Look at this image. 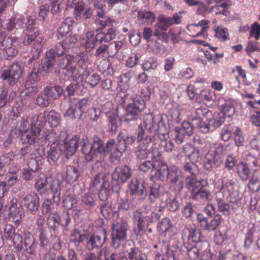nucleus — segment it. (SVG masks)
<instances>
[{
  "instance_id": "f704fd0d",
  "label": "nucleus",
  "mask_w": 260,
  "mask_h": 260,
  "mask_svg": "<svg viewBox=\"0 0 260 260\" xmlns=\"http://www.w3.org/2000/svg\"><path fill=\"white\" fill-rule=\"evenodd\" d=\"M61 182L56 178H54L51 182H49V189L52 193L53 203L58 205L60 201Z\"/></svg>"
},
{
  "instance_id": "e2e57ef3",
  "label": "nucleus",
  "mask_w": 260,
  "mask_h": 260,
  "mask_svg": "<svg viewBox=\"0 0 260 260\" xmlns=\"http://www.w3.org/2000/svg\"><path fill=\"white\" fill-rule=\"evenodd\" d=\"M71 240L75 243H80L86 240L87 235L83 231L75 229L70 237Z\"/></svg>"
},
{
  "instance_id": "cd10ccee",
  "label": "nucleus",
  "mask_w": 260,
  "mask_h": 260,
  "mask_svg": "<svg viewBox=\"0 0 260 260\" xmlns=\"http://www.w3.org/2000/svg\"><path fill=\"white\" fill-rule=\"evenodd\" d=\"M74 20L71 17L66 18L64 21L61 23L60 26L57 30L56 36L58 40H64L65 37H67L71 32L72 27V24Z\"/></svg>"
},
{
  "instance_id": "052dcab7",
  "label": "nucleus",
  "mask_w": 260,
  "mask_h": 260,
  "mask_svg": "<svg viewBox=\"0 0 260 260\" xmlns=\"http://www.w3.org/2000/svg\"><path fill=\"white\" fill-rule=\"evenodd\" d=\"M45 93V89L44 88L43 91L38 95L36 99L37 104L42 107H48L51 102L48 94Z\"/></svg>"
},
{
  "instance_id": "2f4dec72",
  "label": "nucleus",
  "mask_w": 260,
  "mask_h": 260,
  "mask_svg": "<svg viewBox=\"0 0 260 260\" xmlns=\"http://www.w3.org/2000/svg\"><path fill=\"white\" fill-rule=\"evenodd\" d=\"M182 152L188 157L191 161L199 162L202 159V154L199 150L187 144L182 147Z\"/></svg>"
},
{
  "instance_id": "7ed1b4c3",
  "label": "nucleus",
  "mask_w": 260,
  "mask_h": 260,
  "mask_svg": "<svg viewBox=\"0 0 260 260\" xmlns=\"http://www.w3.org/2000/svg\"><path fill=\"white\" fill-rule=\"evenodd\" d=\"M161 214L162 209L160 207L156 208L150 213L147 209H138L134 213V222L137 226L139 231H143L150 224L158 220Z\"/></svg>"
},
{
  "instance_id": "dca6fc26",
  "label": "nucleus",
  "mask_w": 260,
  "mask_h": 260,
  "mask_svg": "<svg viewBox=\"0 0 260 260\" xmlns=\"http://www.w3.org/2000/svg\"><path fill=\"white\" fill-rule=\"evenodd\" d=\"M84 260H127L125 256H120L118 253H111L108 248L104 247L96 255L95 253L90 252L84 256Z\"/></svg>"
},
{
  "instance_id": "423d86ee",
  "label": "nucleus",
  "mask_w": 260,
  "mask_h": 260,
  "mask_svg": "<svg viewBox=\"0 0 260 260\" xmlns=\"http://www.w3.org/2000/svg\"><path fill=\"white\" fill-rule=\"evenodd\" d=\"M223 146L218 143H213L209 145L208 152L205 154L204 159V167L210 170L213 164L219 167L223 162L222 153Z\"/></svg>"
},
{
  "instance_id": "412c9836",
  "label": "nucleus",
  "mask_w": 260,
  "mask_h": 260,
  "mask_svg": "<svg viewBox=\"0 0 260 260\" xmlns=\"http://www.w3.org/2000/svg\"><path fill=\"white\" fill-rule=\"evenodd\" d=\"M130 195L136 198L138 197L139 201H144L147 196V191L145 187L143 185H140L138 180L136 178H133L128 185Z\"/></svg>"
},
{
  "instance_id": "c03bdc74",
  "label": "nucleus",
  "mask_w": 260,
  "mask_h": 260,
  "mask_svg": "<svg viewBox=\"0 0 260 260\" xmlns=\"http://www.w3.org/2000/svg\"><path fill=\"white\" fill-rule=\"evenodd\" d=\"M230 5V2L225 1L220 4L212 7L211 11L214 12L216 15L221 14L227 16L229 14V11L227 8Z\"/></svg>"
},
{
  "instance_id": "aec40b11",
  "label": "nucleus",
  "mask_w": 260,
  "mask_h": 260,
  "mask_svg": "<svg viewBox=\"0 0 260 260\" xmlns=\"http://www.w3.org/2000/svg\"><path fill=\"white\" fill-rule=\"evenodd\" d=\"M19 44L16 38H8L0 42V50H3L8 56L13 57L17 53Z\"/></svg>"
},
{
  "instance_id": "f03ea898",
  "label": "nucleus",
  "mask_w": 260,
  "mask_h": 260,
  "mask_svg": "<svg viewBox=\"0 0 260 260\" xmlns=\"http://www.w3.org/2000/svg\"><path fill=\"white\" fill-rule=\"evenodd\" d=\"M35 23L36 20L35 19L30 17L27 18L26 30L28 34L25 36L23 41V44L25 46L29 45L32 41H34L31 50L32 57L29 60V61H31L32 59H36L39 58L44 44V39L41 37H38L39 31L34 27Z\"/></svg>"
},
{
  "instance_id": "ea45409f",
  "label": "nucleus",
  "mask_w": 260,
  "mask_h": 260,
  "mask_svg": "<svg viewBox=\"0 0 260 260\" xmlns=\"http://www.w3.org/2000/svg\"><path fill=\"white\" fill-rule=\"evenodd\" d=\"M18 170V167L16 166L14 168H9V172L5 178V181H2L5 183L6 186L11 187L15 184L18 177L16 173Z\"/></svg>"
},
{
  "instance_id": "72a5a7b5",
  "label": "nucleus",
  "mask_w": 260,
  "mask_h": 260,
  "mask_svg": "<svg viewBox=\"0 0 260 260\" xmlns=\"http://www.w3.org/2000/svg\"><path fill=\"white\" fill-rule=\"evenodd\" d=\"M74 15L77 21H81L82 19L87 20L91 16V9L89 8H85L82 4H77L74 8Z\"/></svg>"
},
{
  "instance_id": "6e6d98bb",
  "label": "nucleus",
  "mask_w": 260,
  "mask_h": 260,
  "mask_svg": "<svg viewBox=\"0 0 260 260\" xmlns=\"http://www.w3.org/2000/svg\"><path fill=\"white\" fill-rule=\"evenodd\" d=\"M62 204L63 207L66 209L76 208L77 200L75 196L70 194L64 198Z\"/></svg>"
},
{
  "instance_id": "bb28decb",
  "label": "nucleus",
  "mask_w": 260,
  "mask_h": 260,
  "mask_svg": "<svg viewBox=\"0 0 260 260\" xmlns=\"http://www.w3.org/2000/svg\"><path fill=\"white\" fill-rule=\"evenodd\" d=\"M167 179L169 180L172 184L178 186L179 189L182 188V173L177 166H173L170 168Z\"/></svg>"
},
{
  "instance_id": "393cba45",
  "label": "nucleus",
  "mask_w": 260,
  "mask_h": 260,
  "mask_svg": "<svg viewBox=\"0 0 260 260\" xmlns=\"http://www.w3.org/2000/svg\"><path fill=\"white\" fill-rule=\"evenodd\" d=\"M22 203L27 210L32 214L38 211L39 207V197L35 192L26 195L23 199Z\"/></svg>"
},
{
  "instance_id": "a19ab883",
  "label": "nucleus",
  "mask_w": 260,
  "mask_h": 260,
  "mask_svg": "<svg viewBox=\"0 0 260 260\" xmlns=\"http://www.w3.org/2000/svg\"><path fill=\"white\" fill-rule=\"evenodd\" d=\"M61 218L56 211L49 212L47 217V224L53 230H55L60 224Z\"/></svg>"
},
{
  "instance_id": "c9c22d12",
  "label": "nucleus",
  "mask_w": 260,
  "mask_h": 260,
  "mask_svg": "<svg viewBox=\"0 0 260 260\" xmlns=\"http://www.w3.org/2000/svg\"><path fill=\"white\" fill-rule=\"evenodd\" d=\"M157 165V168L154 170L155 172V177L162 181L166 180L169 174V169L167 165L162 161H158Z\"/></svg>"
},
{
  "instance_id": "603ef678",
  "label": "nucleus",
  "mask_w": 260,
  "mask_h": 260,
  "mask_svg": "<svg viewBox=\"0 0 260 260\" xmlns=\"http://www.w3.org/2000/svg\"><path fill=\"white\" fill-rule=\"evenodd\" d=\"M172 25L171 17H167L164 15H160L158 17L157 27L162 30L165 31Z\"/></svg>"
},
{
  "instance_id": "0eeeda50",
  "label": "nucleus",
  "mask_w": 260,
  "mask_h": 260,
  "mask_svg": "<svg viewBox=\"0 0 260 260\" xmlns=\"http://www.w3.org/2000/svg\"><path fill=\"white\" fill-rule=\"evenodd\" d=\"M90 188L94 191L99 190V197L101 201H106L110 193L109 180L103 173L97 174L92 179Z\"/></svg>"
},
{
  "instance_id": "2eb2a0df",
  "label": "nucleus",
  "mask_w": 260,
  "mask_h": 260,
  "mask_svg": "<svg viewBox=\"0 0 260 260\" xmlns=\"http://www.w3.org/2000/svg\"><path fill=\"white\" fill-rule=\"evenodd\" d=\"M209 21L203 19L197 23L188 24L186 28L189 32V36L194 38L201 37L203 38H207V30L209 27Z\"/></svg>"
},
{
  "instance_id": "49530a36",
  "label": "nucleus",
  "mask_w": 260,
  "mask_h": 260,
  "mask_svg": "<svg viewBox=\"0 0 260 260\" xmlns=\"http://www.w3.org/2000/svg\"><path fill=\"white\" fill-rule=\"evenodd\" d=\"M250 173L249 166L245 162H241L237 166V173L242 180H247Z\"/></svg>"
},
{
  "instance_id": "c756f323",
  "label": "nucleus",
  "mask_w": 260,
  "mask_h": 260,
  "mask_svg": "<svg viewBox=\"0 0 260 260\" xmlns=\"http://www.w3.org/2000/svg\"><path fill=\"white\" fill-rule=\"evenodd\" d=\"M182 237L184 241H187L188 242L198 243L201 241V234L199 229H191L189 230L185 228L182 231Z\"/></svg>"
},
{
  "instance_id": "774afa93",
  "label": "nucleus",
  "mask_w": 260,
  "mask_h": 260,
  "mask_svg": "<svg viewBox=\"0 0 260 260\" xmlns=\"http://www.w3.org/2000/svg\"><path fill=\"white\" fill-rule=\"evenodd\" d=\"M15 250L20 251L23 247V240L21 234L17 233L15 234L11 240Z\"/></svg>"
},
{
  "instance_id": "7c9ffc66",
  "label": "nucleus",
  "mask_w": 260,
  "mask_h": 260,
  "mask_svg": "<svg viewBox=\"0 0 260 260\" xmlns=\"http://www.w3.org/2000/svg\"><path fill=\"white\" fill-rule=\"evenodd\" d=\"M99 41L96 40V35L94 36L93 31L86 32L85 37L81 40L80 44L85 48L87 51H90L98 44Z\"/></svg>"
},
{
  "instance_id": "e433bc0d",
  "label": "nucleus",
  "mask_w": 260,
  "mask_h": 260,
  "mask_svg": "<svg viewBox=\"0 0 260 260\" xmlns=\"http://www.w3.org/2000/svg\"><path fill=\"white\" fill-rule=\"evenodd\" d=\"M30 121L31 118H28L27 117L23 118L21 119L20 124L18 127L11 129V135H15L16 137H20V134H22L23 133L27 132V131L30 130Z\"/></svg>"
},
{
  "instance_id": "4d7b16f0",
  "label": "nucleus",
  "mask_w": 260,
  "mask_h": 260,
  "mask_svg": "<svg viewBox=\"0 0 260 260\" xmlns=\"http://www.w3.org/2000/svg\"><path fill=\"white\" fill-rule=\"evenodd\" d=\"M23 213V210L19 206L18 209L9 211L10 218L16 225H18L21 220Z\"/></svg>"
},
{
  "instance_id": "ddd939ff",
  "label": "nucleus",
  "mask_w": 260,
  "mask_h": 260,
  "mask_svg": "<svg viewBox=\"0 0 260 260\" xmlns=\"http://www.w3.org/2000/svg\"><path fill=\"white\" fill-rule=\"evenodd\" d=\"M64 49L62 47L61 49L59 45H56L54 49H51L46 53L45 58L42 60V69L43 71L47 73L52 70L55 61V55L58 56L62 55Z\"/></svg>"
},
{
  "instance_id": "f257e3e1",
  "label": "nucleus",
  "mask_w": 260,
  "mask_h": 260,
  "mask_svg": "<svg viewBox=\"0 0 260 260\" xmlns=\"http://www.w3.org/2000/svg\"><path fill=\"white\" fill-rule=\"evenodd\" d=\"M136 140L135 136L126 132H121L117 136V142L109 140L105 146L103 142L98 137H94L93 142L90 143L87 137L83 138L81 142V150L86 161H90L98 158H103L107 153H109L110 158L114 164L119 162L126 146L132 145Z\"/></svg>"
},
{
  "instance_id": "20e7f679",
  "label": "nucleus",
  "mask_w": 260,
  "mask_h": 260,
  "mask_svg": "<svg viewBox=\"0 0 260 260\" xmlns=\"http://www.w3.org/2000/svg\"><path fill=\"white\" fill-rule=\"evenodd\" d=\"M130 99L132 102L127 106L123 115L119 117L122 121L129 122L136 119L146 107L144 100L141 95L134 94L130 96Z\"/></svg>"
},
{
  "instance_id": "6e6552de",
  "label": "nucleus",
  "mask_w": 260,
  "mask_h": 260,
  "mask_svg": "<svg viewBox=\"0 0 260 260\" xmlns=\"http://www.w3.org/2000/svg\"><path fill=\"white\" fill-rule=\"evenodd\" d=\"M88 101V99L86 98L71 100L69 108L63 113L64 116L73 119L81 118L87 108Z\"/></svg>"
},
{
  "instance_id": "5fc2aeb1",
  "label": "nucleus",
  "mask_w": 260,
  "mask_h": 260,
  "mask_svg": "<svg viewBox=\"0 0 260 260\" xmlns=\"http://www.w3.org/2000/svg\"><path fill=\"white\" fill-rule=\"evenodd\" d=\"M45 94H48L50 100L55 99L62 94L63 89L59 86L50 87L47 86L45 88Z\"/></svg>"
},
{
  "instance_id": "680f3d73",
  "label": "nucleus",
  "mask_w": 260,
  "mask_h": 260,
  "mask_svg": "<svg viewBox=\"0 0 260 260\" xmlns=\"http://www.w3.org/2000/svg\"><path fill=\"white\" fill-rule=\"evenodd\" d=\"M149 144L140 143L138 150L136 152V156L141 159H144L148 157L150 154V149H148Z\"/></svg>"
},
{
  "instance_id": "b1692460",
  "label": "nucleus",
  "mask_w": 260,
  "mask_h": 260,
  "mask_svg": "<svg viewBox=\"0 0 260 260\" xmlns=\"http://www.w3.org/2000/svg\"><path fill=\"white\" fill-rule=\"evenodd\" d=\"M58 65L62 69H66V75L72 77L76 70V61L73 55H67L62 58Z\"/></svg>"
},
{
  "instance_id": "9d476101",
  "label": "nucleus",
  "mask_w": 260,
  "mask_h": 260,
  "mask_svg": "<svg viewBox=\"0 0 260 260\" xmlns=\"http://www.w3.org/2000/svg\"><path fill=\"white\" fill-rule=\"evenodd\" d=\"M48 121L50 127H56L60 121V115L54 110L45 111L43 113L34 115V121L38 122V125L42 128Z\"/></svg>"
},
{
  "instance_id": "473e14b6",
  "label": "nucleus",
  "mask_w": 260,
  "mask_h": 260,
  "mask_svg": "<svg viewBox=\"0 0 260 260\" xmlns=\"http://www.w3.org/2000/svg\"><path fill=\"white\" fill-rule=\"evenodd\" d=\"M191 196L192 199L196 201H211L212 194L210 190L203 188L202 184L199 188L191 190Z\"/></svg>"
},
{
  "instance_id": "bf43d9fd",
  "label": "nucleus",
  "mask_w": 260,
  "mask_h": 260,
  "mask_svg": "<svg viewBox=\"0 0 260 260\" xmlns=\"http://www.w3.org/2000/svg\"><path fill=\"white\" fill-rule=\"evenodd\" d=\"M77 36L72 32L68 37H65L64 40H61V47L63 49L69 48L74 46L77 43Z\"/></svg>"
},
{
  "instance_id": "9b49d317",
  "label": "nucleus",
  "mask_w": 260,
  "mask_h": 260,
  "mask_svg": "<svg viewBox=\"0 0 260 260\" xmlns=\"http://www.w3.org/2000/svg\"><path fill=\"white\" fill-rule=\"evenodd\" d=\"M30 126V130L20 134V136L21 137L23 143L32 145L35 144L38 140L41 139L42 127L38 125V122L34 121V116L31 117Z\"/></svg>"
},
{
  "instance_id": "8fccbe9b",
  "label": "nucleus",
  "mask_w": 260,
  "mask_h": 260,
  "mask_svg": "<svg viewBox=\"0 0 260 260\" xmlns=\"http://www.w3.org/2000/svg\"><path fill=\"white\" fill-rule=\"evenodd\" d=\"M165 203L166 207L171 211H175L179 208L178 202L175 196L167 193Z\"/></svg>"
},
{
  "instance_id": "69168bd1",
  "label": "nucleus",
  "mask_w": 260,
  "mask_h": 260,
  "mask_svg": "<svg viewBox=\"0 0 260 260\" xmlns=\"http://www.w3.org/2000/svg\"><path fill=\"white\" fill-rule=\"evenodd\" d=\"M99 70L105 76L112 75L114 73L111 63L105 60L101 61L99 66Z\"/></svg>"
},
{
  "instance_id": "39448f33",
  "label": "nucleus",
  "mask_w": 260,
  "mask_h": 260,
  "mask_svg": "<svg viewBox=\"0 0 260 260\" xmlns=\"http://www.w3.org/2000/svg\"><path fill=\"white\" fill-rule=\"evenodd\" d=\"M144 124L145 128L148 131H151L155 124L157 125L156 136L160 141L167 140L169 138L167 123L163 115L157 114L154 116H148L144 119Z\"/></svg>"
},
{
  "instance_id": "4c0bfd02",
  "label": "nucleus",
  "mask_w": 260,
  "mask_h": 260,
  "mask_svg": "<svg viewBox=\"0 0 260 260\" xmlns=\"http://www.w3.org/2000/svg\"><path fill=\"white\" fill-rule=\"evenodd\" d=\"M28 168H24L23 175L25 179L31 180L35 176L36 171L39 169L38 162L34 160H30L28 164Z\"/></svg>"
},
{
  "instance_id": "1a4fd4ad",
  "label": "nucleus",
  "mask_w": 260,
  "mask_h": 260,
  "mask_svg": "<svg viewBox=\"0 0 260 260\" xmlns=\"http://www.w3.org/2000/svg\"><path fill=\"white\" fill-rule=\"evenodd\" d=\"M205 121H200L196 124L200 131L203 133L212 132L224 121V117L218 112L214 114L211 112V116L207 117Z\"/></svg>"
},
{
  "instance_id": "58836bf2",
  "label": "nucleus",
  "mask_w": 260,
  "mask_h": 260,
  "mask_svg": "<svg viewBox=\"0 0 260 260\" xmlns=\"http://www.w3.org/2000/svg\"><path fill=\"white\" fill-rule=\"evenodd\" d=\"M81 175V172L76 167L69 166L66 169V180L69 183H73L78 180Z\"/></svg>"
},
{
  "instance_id": "a18cd8bd",
  "label": "nucleus",
  "mask_w": 260,
  "mask_h": 260,
  "mask_svg": "<svg viewBox=\"0 0 260 260\" xmlns=\"http://www.w3.org/2000/svg\"><path fill=\"white\" fill-rule=\"evenodd\" d=\"M47 184V178L43 174H40L35 183V186L36 190L42 194L46 191V186Z\"/></svg>"
},
{
  "instance_id": "de8ad7c7",
  "label": "nucleus",
  "mask_w": 260,
  "mask_h": 260,
  "mask_svg": "<svg viewBox=\"0 0 260 260\" xmlns=\"http://www.w3.org/2000/svg\"><path fill=\"white\" fill-rule=\"evenodd\" d=\"M62 150L59 146H50L49 150L48 151L47 158L50 164L54 163L59 157Z\"/></svg>"
},
{
  "instance_id": "0e129e2a",
  "label": "nucleus",
  "mask_w": 260,
  "mask_h": 260,
  "mask_svg": "<svg viewBox=\"0 0 260 260\" xmlns=\"http://www.w3.org/2000/svg\"><path fill=\"white\" fill-rule=\"evenodd\" d=\"M130 260H146V255L138 248H132L128 252Z\"/></svg>"
},
{
  "instance_id": "4468645a",
  "label": "nucleus",
  "mask_w": 260,
  "mask_h": 260,
  "mask_svg": "<svg viewBox=\"0 0 260 260\" xmlns=\"http://www.w3.org/2000/svg\"><path fill=\"white\" fill-rule=\"evenodd\" d=\"M107 239L105 229H102L96 233L87 236L86 247L89 250L100 248L103 246Z\"/></svg>"
},
{
  "instance_id": "c85d7f7f",
  "label": "nucleus",
  "mask_w": 260,
  "mask_h": 260,
  "mask_svg": "<svg viewBox=\"0 0 260 260\" xmlns=\"http://www.w3.org/2000/svg\"><path fill=\"white\" fill-rule=\"evenodd\" d=\"M79 137L74 136L72 139L67 141V139L63 142L64 145L63 152L67 158L72 156L77 150Z\"/></svg>"
},
{
  "instance_id": "4be33fe9",
  "label": "nucleus",
  "mask_w": 260,
  "mask_h": 260,
  "mask_svg": "<svg viewBox=\"0 0 260 260\" xmlns=\"http://www.w3.org/2000/svg\"><path fill=\"white\" fill-rule=\"evenodd\" d=\"M127 224L125 221H121L113 224L112 230V244L115 245L116 241L124 240L126 237Z\"/></svg>"
},
{
  "instance_id": "338daca9",
  "label": "nucleus",
  "mask_w": 260,
  "mask_h": 260,
  "mask_svg": "<svg viewBox=\"0 0 260 260\" xmlns=\"http://www.w3.org/2000/svg\"><path fill=\"white\" fill-rule=\"evenodd\" d=\"M211 116V111L207 108H197L194 113V116L192 120L196 119H200L199 121H201V119L206 118L207 117Z\"/></svg>"
},
{
  "instance_id": "13d9d810",
  "label": "nucleus",
  "mask_w": 260,
  "mask_h": 260,
  "mask_svg": "<svg viewBox=\"0 0 260 260\" xmlns=\"http://www.w3.org/2000/svg\"><path fill=\"white\" fill-rule=\"evenodd\" d=\"M185 184L189 189H195L202 185L201 181L196 179V174L190 175L185 179Z\"/></svg>"
},
{
  "instance_id": "a211bd4d",
  "label": "nucleus",
  "mask_w": 260,
  "mask_h": 260,
  "mask_svg": "<svg viewBox=\"0 0 260 260\" xmlns=\"http://www.w3.org/2000/svg\"><path fill=\"white\" fill-rule=\"evenodd\" d=\"M40 80L39 69L36 68L28 75L26 81L27 89L24 91V94L30 97H32L41 88L40 84L32 85L38 82Z\"/></svg>"
},
{
  "instance_id": "09e8293b",
  "label": "nucleus",
  "mask_w": 260,
  "mask_h": 260,
  "mask_svg": "<svg viewBox=\"0 0 260 260\" xmlns=\"http://www.w3.org/2000/svg\"><path fill=\"white\" fill-rule=\"evenodd\" d=\"M137 141L140 143L149 144L152 141L150 136L147 135L142 125H139L137 129Z\"/></svg>"
},
{
  "instance_id": "864d4df0",
  "label": "nucleus",
  "mask_w": 260,
  "mask_h": 260,
  "mask_svg": "<svg viewBox=\"0 0 260 260\" xmlns=\"http://www.w3.org/2000/svg\"><path fill=\"white\" fill-rule=\"evenodd\" d=\"M201 97L206 104L211 105L216 100V95L213 91L203 90L201 92Z\"/></svg>"
},
{
  "instance_id": "a878e982",
  "label": "nucleus",
  "mask_w": 260,
  "mask_h": 260,
  "mask_svg": "<svg viewBox=\"0 0 260 260\" xmlns=\"http://www.w3.org/2000/svg\"><path fill=\"white\" fill-rule=\"evenodd\" d=\"M182 128L176 127L174 132L176 133L175 141L179 144H181L183 142L184 135L190 136L192 134L193 128L191 124L184 121L181 125Z\"/></svg>"
},
{
  "instance_id": "3c124183",
  "label": "nucleus",
  "mask_w": 260,
  "mask_h": 260,
  "mask_svg": "<svg viewBox=\"0 0 260 260\" xmlns=\"http://www.w3.org/2000/svg\"><path fill=\"white\" fill-rule=\"evenodd\" d=\"M123 46L121 41H115L107 45V54L108 57H113Z\"/></svg>"
},
{
  "instance_id": "37998d69",
  "label": "nucleus",
  "mask_w": 260,
  "mask_h": 260,
  "mask_svg": "<svg viewBox=\"0 0 260 260\" xmlns=\"http://www.w3.org/2000/svg\"><path fill=\"white\" fill-rule=\"evenodd\" d=\"M82 79H84L86 83L93 87L99 83L101 77L96 73H90L88 71H85Z\"/></svg>"
},
{
  "instance_id": "79ce46f5",
  "label": "nucleus",
  "mask_w": 260,
  "mask_h": 260,
  "mask_svg": "<svg viewBox=\"0 0 260 260\" xmlns=\"http://www.w3.org/2000/svg\"><path fill=\"white\" fill-rule=\"evenodd\" d=\"M116 35L115 29L111 28L108 29L106 33L99 32L96 34V40L99 43L108 42L115 38Z\"/></svg>"
},
{
  "instance_id": "5701e85b",
  "label": "nucleus",
  "mask_w": 260,
  "mask_h": 260,
  "mask_svg": "<svg viewBox=\"0 0 260 260\" xmlns=\"http://www.w3.org/2000/svg\"><path fill=\"white\" fill-rule=\"evenodd\" d=\"M22 71L17 63L11 65L9 70L5 71L2 74L1 78L3 80H8L11 85L14 84L21 76Z\"/></svg>"
},
{
  "instance_id": "6ab92c4d",
  "label": "nucleus",
  "mask_w": 260,
  "mask_h": 260,
  "mask_svg": "<svg viewBox=\"0 0 260 260\" xmlns=\"http://www.w3.org/2000/svg\"><path fill=\"white\" fill-rule=\"evenodd\" d=\"M197 220L201 227L208 231H215L221 223V217L216 214L213 217L207 218L202 214L197 215Z\"/></svg>"
},
{
  "instance_id": "f8f14e48",
  "label": "nucleus",
  "mask_w": 260,
  "mask_h": 260,
  "mask_svg": "<svg viewBox=\"0 0 260 260\" xmlns=\"http://www.w3.org/2000/svg\"><path fill=\"white\" fill-rule=\"evenodd\" d=\"M43 133L44 134H42L40 139L46 143L48 142V145L50 146L58 147L60 143L64 142L68 137V134L66 132L56 131L54 129H48L45 132L43 131Z\"/></svg>"
},
{
  "instance_id": "f3484780",
  "label": "nucleus",
  "mask_w": 260,
  "mask_h": 260,
  "mask_svg": "<svg viewBox=\"0 0 260 260\" xmlns=\"http://www.w3.org/2000/svg\"><path fill=\"white\" fill-rule=\"evenodd\" d=\"M132 175V170L127 165L117 167L112 175V183L113 185L118 186L125 182L130 178Z\"/></svg>"
}]
</instances>
